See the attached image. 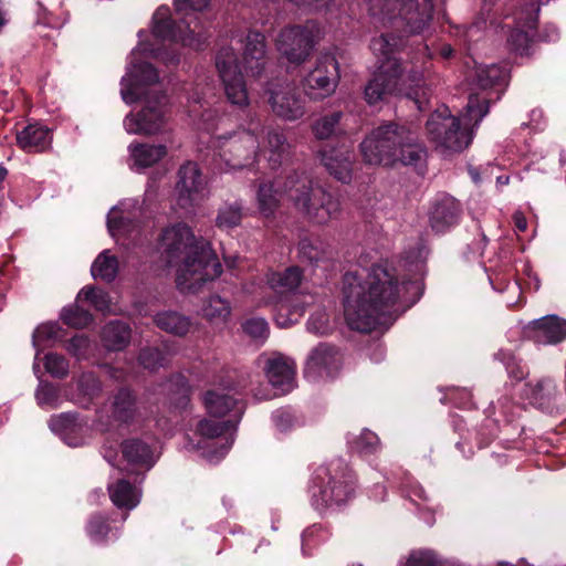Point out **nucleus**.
<instances>
[{
	"label": "nucleus",
	"mask_w": 566,
	"mask_h": 566,
	"mask_svg": "<svg viewBox=\"0 0 566 566\" xmlns=\"http://www.w3.org/2000/svg\"><path fill=\"white\" fill-rule=\"evenodd\" d=\"M494 360L501 363L513 385L526 379L530 374L527 365L513 350L500 348L493 355Z\"/></svg>",
	"instance_id": "nucleus-34"
},
{
	"label": "nucleus",
	"mask_w": 566,
	"mask_h": 566,
	"mask_svg": "<svg viewBox=\"0 0 566 566\" xmlns=\"http://www.w3.org/2000/svg\"><path fill=\"white\" fill-rule=\"evenodd\" d=\"M415 103L417 104L418 108L420 111L423 109V104L427 102V97H426V93L422 92V96L420 97L419 94H418V91H415Z\"/></svg>",
	"instance_id": "nucleus-62"
},
{
	"label": "nucleus",
	"mask_w": 566,
	"mask_h": 566,
	"mask_svg": "<svg viewBox=\"0 0 566 566\" xmlns=\"http://www.w3.org/2000/svg\"><path fill=\"white\" fill-rule=\"evenodd\" d=\"M283 196L316 224H326L340 213V201L337 196L318 185L314 186L305 172H298L296 168H293L273 181L259 185L258 209L268 227L274 221Z\"/></svg>",
	"instance_id": "nucleus-3"
},
{
	"label": "nucleus",
	"mask_w": 566,
	"mask_h": 566,
	"mask_svg": "<svg viewBox=\"0 0 566 566\" xmlns=\"http://www.w3.org/2000/svg\"><path fill=\"white\" fill-rule=\"evenodd\" d=\"M243 203L241 200L224 202L217 212L214 224L222 231H230L241 226L244 217Z\"/></svg>",
	"instance_id": "nucleus-38"
},
{
	"label": "nucleus",
	"mask_w": 566,
	"mask_h": 566,
	"mask_svg": "<svg viewBox=\"0 0 566 566\" xmlns=\"http://www.w3.org/2000/svg\"><path fill=\"white\" fill-rule=\"evenodd\" d=\"M45 370L56 379H64L69 375L67 359L57 353H48L44 356Z\"/></svg>",
	"instance_id": "nucleus-47"
},
{
	"label": "nucleus",
	"mask_w": 566,
	"mask_h": 566,
	"mask_svg": "<svg viewBox=\"0 0 566 566\" xmlns=\"http://www.w3.org/2000/svg\"><path fill=\"white\" fill-rule=\"evenodd\" d=\"M243 332L253 339L264 340L268 338L270 328L264 318L252 317L242 323Z\"/></svg>",
	"instance_id": "nucleus-51"
},
{
	"label": "nucleus",
	"mask_w": 566,
	"mask_h": 566,
	"mask_svg": "<svg viewBox=\"0 0 566 566\" xmlns=\"http://www.w3.org/2000/svg\"><path fill=\"white\" fill-rule=\"evenodd\" d=\"M340 360V354L334 345L321 343L311 352L306 368L331 375L338 369Z\"/></svg>",
	"instance_id": "nucleus-29"
},
{
	"label": "nucleus",
	"mask_w": 566,
	"mask_h": 566,
	"mask_svg": "<svg viewBox=\"0 0 566 566\" xmlns=\"http://www.w3.org/2000/svg\"><path fill=\"white\" fill-rule=\"evenodd\" d=\"M61 328L57 324L48 323L36 327L33 333L34 342H50L59 338Z\"/></svg>",
	"instance_id": "nucleus-54"
},
{
	"label": "nucleus",
	"mask_w": 566,
	"mask_h": 566,
	"mask_svg": "<svg viewBox=\"0 0 566 566\" xmlns=\"http://www.w3.org/2000/svg\"><path fill=\"white\" fill-rule=\"evenodd\" d=\"M107 417L112 424L129 427L140 417L137 391L128 385L116 387L108 396Z\"/></svg>",
	"instance_id": "nucleus-14"
},
{
	"label": "nucleus",
	"mask_w": 566,
	"mask_h": 566,
	"mask_svg": "<svg viewBox=\"0 0 566 566\" xmlns=\"http://www.w3.org/2000/svg\"><path fill=\"white\" fill-rule=\"evenodd\" d=\"M169 62H170L171 64H178V63H179V55L174 53V54L170 56Z\"/></svg>",
	"instance_id": "nucleus-64"
},
{
	"label": "nucleus",
	"mask_w": 566,
	"mask_h": 566,
	"mask_svg": "<svg viewBox=\"0 0 566 566\" xmlns=\"http://www.w3.org/2000/svg\"><path fill=\"white\" fill-rule=\"evenodd\" d=\"M61 318L64 324L74 328H85L93 322L91 312L77 304L64 308Z\"/></svg>",
	"instance_id": "nucleus-44"
},
{
	"label": "nucleus",
	"mask_w": 566,
	"mask_h": 566,
	"mask_svg": "<svg viewBox=\"0 0 566 566\" xmlns=\"http://www.w3.org/2000/svg\"><path fill=\"white\" fill-rule=\"evenodd\" d=\"M297 7L317 6L324 3L326 0H290Z\"/></svg>",
	"instance_id": "nucleus-60"
},
{
	"label": "nucleus",
	"mask_w": 566,
	"mask_h": 566,
	"mask_svg": "<svg viewBox=\"0 0 566 566\" xmlns=\"http://www.w3.org/2000/svg\"><path fill=\"white\" fill-rule=\"evenodd\" d=\"M244 69L248 74L261 77L266 64V39L259 31H250L245 38L243 52Z\"/></svg>",
	"instance_id": "nucleus-25"
},
{
	"label": "nucleus",
	"mask_w": 566,
	"mask_h": 566,
	"mask_svg": "<svg viewBox=\"0 0 566 566\" xmlns=\"http://www.w3.org/2000/svg\"><path fill=\"white\" fill-rule=\"evenodd\" d=\"M166 123V105L160 99L148 102L137 114H129L124 120L130 134L153 135L161 130Z\"/></svg>",
	"instance_id": "nucleus-18"
},
{
	"label": "nucleus",
	"mask_w": 566,
	"mask_h": 566,
	"mask_svg": "<svg viewBox=\"0 0 566 566\" xmlns=\"http://www.w3.org/2000/svg\"><path fill=\"white\" fill-rule=\"evenodd\" d=\"M490 99L470 95L464 108L463 122L452 115L432 114L426 123L429 137L439 146L452 151H462L473 139V127L488 115Z\"/></svg>",
	"instance_id": "nucleus-8"
},
{
	"label": "nucleus",
	"mask_w": 566,
	"mask_h": 566,
	"mask_svg": "<svg viewBox=\"0 0 566 566\" xmlns=\"http://www.w3.org/2000/svg\"><path fill=\"white\" fill-rule=\"evenodd\" d=\"M258 125L253 128L234 132L221 146L220 156L231 169H243L254 164L261 153L266 156L271 170L283 166L290 157V145L283 133L270 129L266 134L264 150H260L256 136Z\"/></svg>",
	"instance_id": "nucleus-6"
},
{
	"label": "nucleus",
	"mask_w": 566,
	"mask_h": 566,
	"mask_svg": "<svg viewBox=\"0 0 566 566\" xmlns=\"http://www.w3.org/2000/svg\"><path fill=\"white\" fill-rule=\"evenodd\" d=\"M453 53H454V50L452 49V46L450 44L442 45L441 55L443 57L449 59L453 55Z\"/></svg>",
	"instance_id": "nucleus-63"
},
{
	"label": "nucleus",
	"mask_w": 566,
	"mask_h": 566,
	"mask_svg": "<svg viewBox=\"0 0 566 566\" xmlns=\"http://www.w3.org/2000/svg\"><path fill=\"white\" fill-rule=\"evenodd\" d=\"M170 403L177 408H186L190 401L191 388L188 378L181 373L169 376L163 386Z\"/></svg>",
	"instance_id": "nucleus-33"
},
{
	"label": "nucleus",
	"mask_w": 566,
	"mask_h": 566,
	"mask_svg": "<svg viewBox=\"0 0 566 566\" xmlns=\"http://www.w3.org/2000/svg\"><path fill=\"white\" fill-rule=\"evenodd\" d=\"M344 114L334 111L322 115L312 124V133L322 142L318 154L326 171L342 184L353 177V149L350 139L340 125Z\"/></svg>",
	"instance_id": "nucleus-7"
},
{
	"label": "nucleus",
	"mask_w": 566,
	"mask_h": 566,
	"mask_svg": "<svg viewBox=\"0 0 566 566\" xmlns=\"http://www.w3.org/2000/svg\"><path fill=\"white\" fill-rule=\"evenodd\" d=\"M528 337L538 344L555 345L566 339V321L548 315L535 319L528 326Z\"/></svg>",
	"instance_id": "nucleus-24"
},
{
	"label": "nucleus",
	"mask_w": 566,
	"mask_h": 566,
	"mask_svg": "<svg viewBox=\"0 0 566 566\" xmlns=\"http://www.w3.org/2000/svg\"><path fill=\"white\" fill-rule=\"evenodd\" d=\"M535 40L539 42H556L559 39V31L553 24H546L542 30L535 29Z\"/></svg>",
	"instance_id": "nucleus-56"
},
{
	"label": "nucleus",
	"mask_w": 566,
	"mask_h": 566,
	"mask_svg": "<svg viewBox=\"0 0 566 566\" xmlns=\"http://www.w3.org/2000/svg\"><path fill=\"white\" fill-rule=\"evenodd\" d=\"M203 405L214 418L229 416L224 421L203 418L197 423L196 432L207 440H214L234 431L245 410L243 400L219 390H208L203 396Z\"/></svg>",
	"instance_id": "nucleus-10"
},
{
	"label": "nucleus",
	"mask_w": 566,
	"mask_h": 566,
	"mask_svg": "<svg viewBox=\"0 0 566 566\" xmlns=\"http://www.w3.org/2000/svg\"><path fill=\"white\" fill-rule=\"evenodd\" d=\"M109 497L113 504L126 513L139 503V495L136 486L126 479H119L108 486Z\"/></svg>",
	"instance_id": "nucleus-32"
},
{
	"label": "nucleus",
	"mask_w": 566,
	"mask_h": 566,
	"mask_svg": "<svg viewBox=\"0 0 566 566\" xmlns=\"http://www.w3.org/2000/svg\"><path fill=\"white\" fill-rule=\"evenodd\" d=\"M210 0H174L177 12H184L188 9L192 11H201L208 7Z\"/></svg>",
	"instance_id": "nucleus-55"
},
{
	"label": "nucleus",
	"mask_w": 566,
	"mask_h": 566,
	"mask_svg": "<svg viewBox=\"0 0 566 566\" xmlns=\"http://www.w3.org/2000/svg\"><path fill=\"white\" fill-rule=\"evenodd\" d=\"M266 377L273 388L281 394L290 392L293 388L295 369L283 356L274 357L268 360Z\"/></svg>",
	"instance_id": "nucleus-28"
},
{
	"label": "nucleus",
	"mask_w": 566,
	"mask_h": 566,
	"mask_svg": "<svg viewBox=\"0 0 566 566\" xmlns=\"http://www.w3.org/2000/svg\"><path fill=\"white\" fill-rule=\"evenodd\" d=\"M207 184V178L197 163L187 161L181 165L176 182L178 205L184 209L199 205L205 198Z\"/></svg>",
	"instance_id": "nucleus-15"
},
{
	"label": "nucleus",
	"mask_w": 566,
	"mask_h": 566,
	"mask_svg": "<svg viewBox=\"0 0 566 566\" xmlns=\"http://www.w3.org/2000/svg\"><path fill=\"white\" fill-rule=\"evenodd\" d=\"M507 72L496 64L481 65L476 67L474 81L482 91L491 90L486 95L476 94L481 98L490 99V105L501 98L507 85Z\"/></svg>",
	"instance_id": "nucleus-22"
},
{
	"label": "nucleus",
	"mask_w": 566,
	"mask_h": 566,
	"mask_svg": "<svg viewBox=\"0 0 566 566\" xmlns=\"http://www.w3.org/2000/svg\"><path fill=\"white\" fill-rule=\"evenodd\" d=\"M339 64L332 53H322L313 70L302 80L303 93L313 101L331 96L339 82Z\"/></svg>",
	"instance_id": "nucleus-12"
},
{
	"label": "nucleus",
	"mask_w": 566,
	"mask_h": 566,
	"mask_svg": "<svg viewBox=\"0 0 566 566\" xmlns=\"http://www.w3.org/2000/svg\"><path fill=\"white\" fill-rule=\"evenodd\" d=\"M77 389L91 403L102 392V385L93 374H83L77 381Z\"/></svg>",
	"instance_id": "nucleus-49"
},
{
	"label": "nucleus",
	"mask_w": 566,
	"mask_h": 566,
	"mask_svg": "<svg viewBox=\"0 0 566 566\" xmlns=\"http://www.w3.org/2000/svg\"><path fill=\"white\" fill-rule=\"evenodd\" d=\"M40 406L57 407L60 400V387L52 382H42L35 394Z\"/></svg>",
	"instance_id": "nucleus-50"
},
{
	"label": "nucleus",
	"mask_w": 566,
	"mask_h": 566,
	"mask_svg": "<svg viewBox=\"0 0 566 566\" xmlns=\"http://www.w3.org/2000/svg\"><path fill=\"white\" fill-rule=\"evenodd\" d=\"M138 360L145 369L155 370L165 365L167 357L165 352L158 347H145L140 349Z\"/></svg>",
	"instance_id": "nucleus-48"
},
{
	"label": "nucleus",
	"mask_w": 566,
	"mask_h": 566,
	"mask_svg": "<svg viewBox=\"0 0 566 566\" xmlns=\"http://www.w3.org/2000/svg\"><path fill=\"white\" fill-rule=\"evenodd\" d=\"M233 440L226 439V442L221 444L220 448L217 450L218 457H224V454L228 452V450L231 448Z\"/></svg>",
	"instance_id": "nucleus-61"
},
{
	"label": "nucleus",
	"mask_w": 566,
	"mask_h": 566,
	"mask_svg": "<svg viewBox=\"0 0 566 566\" xmlns=\"http://www.w3.org/2000/svg\"><path fill=\"white\" fill-rule=\"evenodd\" d=\"M317 32L316 25L310 22L285 27L275 40L276 49L290 64L301 65L311 56Z\"/></svg>",
	"instance_id": "nucleus-11"
},
{
	"label": "nucleus",
	"mask_w": 566,
	"mask_h": 566,
	"mask_svg": "<svg viewBox=\"0 0 566 566\" xmlns=\"http://www.w3.org/2000/svg\"><path fill=\"white\" fill-rule=\"evenodd\" d=\"M272 419L277 430L282 432L292 429L296 423V417L290 408H280L275 410Z\"/></svg>",
	"instance_id": "nucleus-52"
},
{
	"label": "nucleus",
	"mask_w": 566,
	"mask_h": 566,
	"mask_svg": "<svg viewBox=\"0 0 566 566\" xmlns=\"http://www.w3.org/2000/svg\"><path fill=\"white\" fill-rule=\"evenodd\" d=\"M216 67L224 93L232 105H248V91L238 56L231 46H222L216 54Z\"/></svg>",
	"instance_id": "nucleus-13"
},
{
	"label": "nucleus",
	"mask_w": 566,
	"mask_h": 566,
	"mask_svg": "<svg viewBox=\"0 0 566 566\" xmlns=\"http://www.w3.org/2000/svg\"><path fill=\"white\" fill-rule=\"evenodd\" d=\"M153 34L157 40L191 45L196 32L186 21L177 22L170 17L168 7H159L153 15Z\"/></svg>",
	"instance_id": "nucleus-16"
},
{
	"label": "nucleus",
	"mask_w": 566,
	"mask_h": 566,
	"mask_svg": "<svg viewBox=\"0 0 566 566\" xmlns=\"http://www.w3.org/2000/svg\"><path fill=\"white\" fill-rule=\"evenodd\" d=\"M303 280V270L297 265H291L283 271H272L266 274L269 287L279 294L295 291Z\"/></svg>",
	"instance_id": "nucleus-31"
},
{
	"label": "nucleus",
	"mask_w": 566,
	"mask_h": 566,
	"mask_svg": "<svg viewBox=\"0 0 566 566\" xmlns=\"http://www.w3.org/2000/svg\"><path fill=\"white\" fill-rule=\"evenodd\" d=\"M514 227L517 231L524 232L527 229V220L523 213L516 212L513 216Z\"/></svg>",
	"instance_id": "nucleus-59"
},
{
	"label": "nucleus",
	"mask_w": 566,
	"mask_h": 566,
	"mask_svg": "<svg viewBox=\"0 0 566 566\" xmlns=\"http://www.w3.org/2000/svg\"><path fill=\"white\" fill-rule=\"evenodd\" d=\"M159 81L157 69L149 62L138 61L134 64L130 84L123 88L120 94L125 103L132 104L139 99L140 86L154 85Z\"/></svg>",
	"instance_id": "nucleus-26"
},
{
	"label": "nucleus",
	"mask_w": 566,
	"mask_h": 566,
	"mask_svg": "<svg viewBox=\"0 0 566 566\" xmlns=\"http://www.w3.org/2000/svg\"><path fill=\"white\" fill-rule=\"evenodd\" d=\"M538 27V14L527 11L516 20V27L510 32L507 44L512 51L521 56L533 54L535 29Z\"/></svg>",
	"instance_id": "nucleus-21"
},
{
	"label": "nucleus",
	"mask_w": 566,
	"mask_h": 566,
	"mask_svg": "<svg viewBox=\"0 0 566 566\" xmlns=\"http://www.w3.org/2000/svg\"><path fill=\"white\" fill-rule=\"evenodd\" d=\"M357 478L348 463L336 458L315 471L311 488L317 510L342 506L355 496Z\"/></svg>",
	"instance_id": "nucleus-9"
},
{
	"label": "nucleus",
	"mask_w": 566,
	"mask_h": 566,
	"mask_svg": "<svg viewBox=\"0 0 566 566\" xmlns=\"http://www.w3.org/2000/svg\"><path fill=\"white\" fill-rule=\"evenodd\" d=\"M64 347L71 355L81 357L87 352L90 347V339L84 334H76L66 340Z\"/></svg>",
	"instance_id": "nucleus-53"
},
{
	"label": "nucleus",
	"mask_w": 566,
	"mask_h": 566,
	"mask_svg": "<svg viewBox=\"0 0 566 566\" xmlns=\"http://www.w3.org/2000/svg\"><path fill=\"white\" fill-rule=\"evenodd\" d=\"M410 290L416 294L410 298L415 304L422 295L418 281L401 280L395 268L374 264L365 280L357 273L344 275V315L350 329L370 333L377 325L395 319V308L400 297Z\"/></svg>",
	"instance_id": "nucleus-2"
},
{
	"label": "nucleus",
	"mask_w": 566,
	"mask_h": 566,
	"mask_svg": "<svg viewBox=\"0 0 566 566\" xmlns=\"http://www.w3.org/2000/svg\"><path fill=\"white\" fill-rule=\"evenodd\" d=\"M462 205L448 193H439L429 208V224L436 233H444L459 224Z\"/></svg>",
	"instance_id": "nucleus-20"
},
{
	"label": "nucleus",
	"mask_w": 566,
	"mask_h": 566,
	"mask_svg": "<svg viewBox=\"0 0 566 566\" xmlns=\"http://www.w3.org/2000/svg\"><path fill=\"white\" fill-rule=\"evenodd\" d=\"M201 313L210 323H224L231 315V306L228 300L214 294L203 300Z\"/></svg>",
	"instance_id": "nucleus-39"
},
{
	"label": "nucleus",
	"mask_w": 566,
	"mask_h": 566,
	"mask_svg": "<svg viewBox=\"0 0 566 566\" xmlns=\"http://www.w3.org/2000/svg\"><path fill=\"white\" fill-rule=\"evenodd\" d=\"M347 443L352 452L360 455L375 454L380 448L378 436L368 429L363 430L358 436L349 438Z\"/></svg>",
	"instance_id": "nucleus-41"
},
{
	"label": "nucleus",
	"mask_w": 566,
	"mask_h": 566,
	"mask_svg": "<svg viewBox=\"0 0 566 566\" xmlns=\"http://www.w3.org/2000/svg\"><path fill=\"white\" fill-rule=\"evenodd\" d=\"M127 515V513H124L120 521H118L119 514L117 512H94L86 521L85 533L91 542L96 545L113 543L119 538L122 524Z\"/></svg>",
	"instance_id": "nucleus-17"
},
{
	"label": "nucleus",
	"mask_w": 566,
	"mask_h": 566,
	"mask_svg": "<svg viewBox=\"0 0 566 566\" xmlns=\"http://www.w3.org/2000/svg\"><path fill=\"white\" fill-rule=\"evenodd\" d=\"M120 452L132 473L136 474V478L142 476L140 480L157 462L154 447L138 437L124 439L120 442Z\"/></svg>",
	"instance_id": "nucleus-19"
},
{
	"label": "nucleus",
	"mask_w": 566,
	"mask_h": 566,
	"mask_svg": "<svg viewBox=\"0 0 566 566\" xmlns=\"http://www.w3.org/2000/svg\"><path fill=\"white\" fill-rule=\"evenodd\" d=\"M380 10L394 29L373 38L369 48L377 59L376 71L364 88L369 105L401 91L407 38L418 34L433 17L434 0H382Z\"/></svg>",
	"instance_id": "nucleus-1"
},
{
	"label": "nucleus",
	"mask_w": 566,
	"mask_h": 566,
	"mask_svg": "<svg viewBox=\"0 0 566 566\" xmlns=\"http://www.w3.org/2000/svg\"><path fill=\"white\" fill-rule=\"evenodd\" d=\"M128 220L124 216H117V217H108L107 218V228L109 232L119 231L125 228Z\"/></svg>",
	"instance_id": "nucleus-58"
},
{
	"label": "nucleus",
	"mask_w": 566,
	"mask_h": 566,
	"mask_svg": "<svg viewBox=\"0 0 566 566\" xmlns=\"http://www.w3.org/2000/svg\"><path fill=\"white\" fill-rule=\"evenodd\" d=\"M160 245L170 265L181 264L180 280L191 281L193 291L201 284L213 281L222 273V265L209 244L198 240L190 227L185 223L165 228L160 234Z\"/></svg>",
	"instance_id": "nucleus-4"
},
{
	"label": "nucleus",
	"mask_w": 566,
	"mask_h": 566,
	"mask_svg": "<svg viewBox=\"0 0 566 566\" xmlns=\"http://www.w3.org/2000/svg\"><path fill=\"white\" fill-rule=\"evenodd\" d=\"M298 253L302 260H306L311 264H317L327 259V250L324 248V244L318 240L314 241L308 238H304L298 242Z\"/></svg>",
	"instance_id": "nucleus-43"
},
{
	"label": "nucleus",
	"mask_w": 566,
	"mask_h": 566,
	"mask_svg": "<svg viewBox=\"0 0 566 566\" xmlns=\"http://www.w3.org/2000/svg\"><path fill=\"white\" fill-rule=\"evenodd\" d=\"M51 143V130L39 123L29 124L17 134L18 146L27 153H42Z\"/></svg>",
	"instance_id": "nucleus-27"
},
{
	"label": "nucleus",
	"mask_w": 566,
	"mask_h": 566,
	"mask_svg": "<svg viewBox=\"0 0 566 566\" xmlns=\"http://www.w3.org/2000/svg\"><path fill=\"white\" fill-rule=\"evenodd\" d=\"M101 337L103 345L108 350H123L130 343L132 328L128 323L114 319L103 327Z\"/></svg>",
	"instance_id": "nucleus-30"
},
{
	"label": "nucleus",
	"mask_w": 566,
	"mask_h": 566,
	"mask_svg": "<svg viewBox=\"0 0 566 566\" xmlns=\"http://www.w3.org/2000/svg\"><path fill=\"white\" fill-rule=\"evenodd\" d=\"M363 160L384 167L415 166L427 156L424 146L407 126L395 122L384 123L363 139L359 145Z\"/></svg>",
	"instance_id": "nucleus-5"
},
{
	"label": "nucleus",
	"mask_w": 566,
	"mask_h": 566,
	"mask_svg": "<svg viewBox=\"0 0 566 566\" xmlns=\"http://www.w3.org/2000/svg\"><path fill=\"white\" fill-rule=\"evenodd\" d=\"M154 323L161 331L177 336H185L191 326V322L187 316L175 311L157 313L154 317Z\"/></svg>",
	"instance_id": "nucleus-37"
},
{
	"label": "nucleus",
	"mask_w": 566,
	"mask_h": 566,
	"mask_svg": "<svg viewBox=\"0 0 566 566\" xmlns=\"http://www.w3.org/2000/svg\"><path fill=\"white\" fill-rule=\"evenodd\" d=\"M77 301L90 302L96 311L101 312L108 310L111 303L108 293L94 286L82 289L77 295Z\"/></svg>",
	"instance_id": "nucleus-45"
},
{
	"label": "nucleus",
	"mask_w": 566,
	"mask_h": 566,
	"mask_svg": "<svg viewBox=\"0 0 566 566\" xmlns=\"http://www.w3.org/2000/svg\"><path fill=\"white\" fill-rule=\"evenodd\" d=\"M321 530L319 526L313 525L308 528H306L302 534V552L304 555L308 556L311 553L308 552L312 546L316 544L314 541L315 535Z\"/></svg>",
	"instance_id": "nucleus-57"
},
{
	"label": "nucleus",
	"mask_w": 566,
	"mask_h": 566,
	"mask_svg": "<svg viewBox=\"0 0 566 566\" xmlns=\"http://www.w3.org/2000/svg\"><path fill=\"white\" fill-rule=\"evenodd\" d=\"M50 429L59 434L67 436L77 432L78 413L77 412H62L60 415H53L49 419Z\"/></svg>",
	"instance_id": "nucleus-42"
},
{
	"label": "nucleus",
	"mask_w": 566,
	"mask_h": 566,
	"mask_svg": "<svg viewBox=\"0 0 566 566\" xmlns=\"http://www.w3.org/2000/svg\"><path fill=\"white\" fill-rule=\"evenodd\" d=\"M269 103L275 115L287 120H296L305 114V98L295 88L272 92Z\"/></svg>",
	"instance_id": "nucleus-23"
},
{
	"label": "nucleus",
	"mask_w": 566,
	"mask_h": 566,
	"mask_svg": "<svg viewBox=\"0 0 566 566\" xmlns=\"http://www.w3.org/2000/svg\"><path fill=\"white\" fill-rule=\"evenodd\" d=\"M527 398L530 402L539 409L547 410L552 406L556 395L557 387L549 377H543L535 385L527 384Z\"/></svg>",
	"instance_id": "nucleus-35"
},
{
	"label": "nucleus",
	"mask_w": 566,
	"mask_h": 566,
	"mask_svg": "<svg viewBox=\"0 0 566 566\" xmlns=\"http://www.w3.org/2000/svg\"><path fill=\"white\" fill-rule=\"evenodd\" d=\"M403 566H442V559L432 549H413Z\"/></svg>",
	"instance_id": "nucleus-46"
},
{
	"label": "nucleus",
	"mask_w": 566,
	"mask_h": 566,
	"mask_svg": "<svg viewBox=\"0 0 566 566\" xmlns=\"http://www.w3.org/2000/svg\"><path fill=\"white\" fill-rule=\"evenodd\" d=\"M118 268V259L115 255H111L108 250H104L93 262L91 273L94 279H101L111 283L117 276Z\"/></svg>",
	"instance_id": "nucleus-40"
},
{
	"label": "nucleus",
	"mask_w": 566,
	"mask_h": 566,
	"mask_svg": "<svg viewBox=\"0 0 566 566\" xmlns=\"http://www.w3.org/2000/svg\"><path fill=\"white\" fill-rule=\"evenodd\" d=\"M135 165L142 168L151 167L167 155L166 145L136 143L129 146Z\"/></svg>",
	"instance_id": "nucleus-36"
}]
</instances>
